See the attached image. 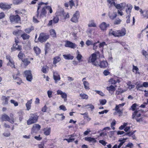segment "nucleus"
<instances>
[{"label":"nucleus","instance_id":"1","mask_svg":"<svg viewBox=\"0 0 148 148\" xmlns=\"http://www.w3.org/2000/svg\"><path fill=\"white\" fill-rule=\"evenodd\" d=\"M38 116L36 113L31 114L29 119L27 121V124L30 125L36 123L38 119Z\"/></svg>","mask_w":148,"mask_h":148},{"label":"nucleus","instance_id":"2","mask_svg":"<svg viewBox=\"0 0 148 148\" xmlns=\"http://www.w3.org/2000/svg\"><path fill=\"white\" fill-rule=\"evenodd\" d=\"M49 38V36L48 35L44 33H41L40 34L38 39L39 41L42 43L45 42Z\"/></svg>","mask_w":148,"mask_h":148},{"label":"nucleus","instance_id":"3","mask_svg":"<svg viewBox=\"0 0 148 148\" xmlns=\"http://www.w3.org/2000/svg\"><path fill=\"white\" fill-rule=\"evenodd\" d=\"M24 76L26 77L27 80L29 82L32 79V75L29 70H26L24 72Z\"/></svg>","mask_w":148,"mask_h":148},{"label":"nucleus","instance_id":"4","mask_svg":"<svg viewBox=\"0 0 148 148\" xmlns=\"http://www.w3.org/2000/svg\"><path fill=\"white\" fill-rule=\"evenodd\" d=\"M10 21L12 23H18L20 21V17L18 15H10Z\"/></svg>","mask_w":148,"mask_h":148},{"label":"nucleus","instance_id":"5","mask_svg":"<svg viewBox=\"0 0 148 148\" xmlns=\"http://www.w3.org/2000/svg\"><path fill=\"white\" fill-rule=\"evenodd\" d=\"M40 126L38 124H36L34 125L32 129L31 135L34 134L38 132L40 129Z\"/></svg>","mask_w":148,"mask_h":148},{"label":"nucleus","instance_id":"6","mask_svg":"<svg viewBox=\"0 0 148 148\" xmlns=\"http://www.w3.org/2000/svg\"><path fill=\"white\" fill-rule=\"evenodd\" d=\"M65 46L66 47L74 49L77 47V45L75 43H74L69 41L65 40Z\"/></svg>","mask_w":148,"mask_h":148},{"label":"nucleus","instance_id":"7","mask_svg":"<svg viewBox=\"0 0 148 148\" xmlns=\"http://www.w3.org/2000/svg\"><path fill=\"white\" fill-rule=\"evenodd\" d=\"M12 4H8L4 3H0V8L3 10H8L11 8Z\"/></svg>","mask_w":148,"mask_h":148},{"label":"nucleus","instance_id":"8","mask_svg":"<svg viewBox=\"0 0 148 148\" xmlns=\"http://www.w3.org/2000/svg\"><path fill=\"white\" fill-rule=\"evenodd\" d=\"M142 112L143 110L141 109L138 110H136L132 114V118L134 119L140 117L141 115V113Z\"/></svg>","mask_w":148,"mask_h":148},{"label":"nucleus","instance_id":"9","mask_svg":"<svg viewBox=\"0 0 148 148\" xmlns=\"http://www.w3.org/2000/svg\"><path fill=\"white\" fill-rule=\"evenodd\" d=\"M79 16V11H76L73 14V17L71 19V21L74 23L77 22Z\"/></svg>","mask_w":148,"mask_h":148},{"label":"nucleus","instance_id":"10","mask_svg":"<svg viewBox=\"0 0 148 148\" xmlns=\"http://www.w3.org/2000/svg\"><path fill=\"white\" fill-rule=\"evenodd\" d=\"M6 59L9 60V62L7 64V65L10 66L12 68H15L14 62L11 59V57L9 55H7L6 56Z\"/></svg>","mask_w":148,"mask_h":148},{"label":"nucleus","instance_id":"11","mask_svg":"<svg viewBox=\"0 0 148 148\" xmlns=\"http://www.w3.org/2000/svg\"><path fill=\"white\" fill-rule=\"evenodd\" d=\"M96 54L95 53H93L91 55V57H90L89 62H90V61L94 66H96L97 65V64L96 63H94V62L96 61Z\"/></svg>","mask_w":148,"mask_h":148},{"label":"nucleus","instance_id":"12","mask_svg":"<svg viewBox=\"0 0 148 148\" xmlns=\"http://www.w3.org/2000/svg\"><path fill=\"white\" fill-rule=\"evenodd\" d=\"M53 78L56 83H57L58 81H59L60 79V75L57 71L54 72L53 73Z\"/></svg>","mask_w":148,"mask_h":148},{"label":"nucleus","instance_id":"13","mask_svg":"<svg viewBox=\"0 0 148 148\" xmlns=\"http://www.w3.org/2000/svg\"><path fill=\"white\" fill-rule=\"evenodd\" d=\"M117 37L125 35L126 34V31L125 28L121 30H117Z\"/></svg>","mask_w":148,"mask_h":148},{"label":"nucleus","instance_id":"14","mask_svg":"<svg viewBox=\"0 0 148 148\" xmlns=\"http://www.w3.org/2000/svg\"><path fill=\"white\" fill-rule=\"evenodd\" d=\"M46 6H45L42 8V10L40 12V15L39 16L40 18H43L44 16L46 17V14L47 13V12L46 10Z\"/></svg>","mask_w":148,"mask_h":148},{"label":"nucleus","instance_id":"15","mask_svg":"<svg viewBox=\"0 0 148 148\" xmlns=\"http://www.w3.org/2000/svg\"><path fill=\"white\" fill-rule=\"evenodd\" d=\"M109 25V24H107L105 22H103L100 24L99 27L102 30H105Z\"/></svg>","mask_w":148,"mask_h":148},{"label":"nucleus","instance_id":"16","mask_svg":"<svg viewBox=\"0 0 148 148\" xmlns=\"http://www.w3.org/2000/svg\"><path fill=\"white\" fill-rule=\"evenodd\" d=\"M140 12L141 14H143V16L144 18H148V9H145L143 11L142 9H140Z\"/></svg>","mask_w":148,"mask_h":148},{"label":"nucleus","instance_id":"17","mask_svg":"<svg viewBox=\"0 0 148 148\" xmlns=\"http://www.w3.org/2000/svg\"><path fill=\"white\" fill-rule=\"evenodd\" d=\"M1 119L2 121H8L10 122V118L8 115L4 114L2 115Z\"/></svg>","mask_w":148,"mask_h":148},{"label":"nucleus","instance_id":"18","mask_svg":"<svg viewBox=\"0 0 148 148\" xmlns=\"http://www.w3.org/2000/svg\"><path fill=\"white\" fill-rule=\"evenodd\" d=\"M9 97H6L5 96H3L1 98V100L3 101V103L4 104H7L8 103V101L9 100Z\"/></svg>","mask_w":148,"mask_h":148},{"label":"nucleus","instance_id":"19","mask_svg":"<svg viewBox=\"0 0 148 148\" xmlns=\"http://www.w3.org/2000/svg\"><path fill=\"white\" fill-rule=\"evenodd\" d=\"M107 89L109 91V92L112 94L115 90V88L112 85H111L109 87H107Z\"/></svg>","mask_w":148,"mask_h":148},{"label":"nucleus","instance_id":"20","mask_svg":"<svg viewBox=\"0 0 148 148\" xmlns=\"http://www.w3.org/2000/svg\"><path fill=\"white\" fill-rule=\"evenodd\" d=\"M99 66L103 68H105L108 65V64L107 62L106 61H103L99 63Z\"/></svg>","mask_w":148,"mask_h":148},{"label":"nucleus","instance_id":"21","mask_svg":"<svg viewBox=\"0 0 148 148\" xmlns=\"http://www.w3.org/2000/svg\"><path fill=\"white\" fill-rule=\"evenodd\" d=\"M40 135H38V136H33L32 135H29L28 136L25 135L23 136V138H33L34 137L35 139H41V138L39 137Z\"/></svg>","mask_w":148,"mask_h":148},{"label":"nucleus","instance_id":"22","mask_svg":"<svg viewBox=\"0 0 148 148\" xmlns=\"http://www.w3.org/2000/svg\"><path fill=\"white\" fill-rule=\"evenodd\" d=\"M32 99H31L29 100H28L27 103L26 104V106L27 108V110H29L31 109V105L32 103Z\"/></svg>","mask_w":148,"mask_h":148},{"label":"nucleus","instance_id":"23","mask_svg":"<svg viewBox=\"0 0 148 148\" xmlns=\"http://www.w3.org/2000/svg\"><path fill=\"white\" fill-rule=\"evenodd\" d=\"M43 131H44V134L45 135L47 136L49 135L51 132V129L50 127L45 128L44 129Z\"/></svg>","mask_w":148,"mask_h":148},{"label":"nucleus","instance_id":"24","mask_svg":"<svg viewBox=\"0 0 148 148\" xmlns=\"http://www.w3.org/2000/svg\"><path fill=\"white\" fill-rule=\"evenodd\" d=\"M64 58L66 60H72L73 58V56L70 54L63 55Z\"/></svg>","mask_w":148,"mask_h":148},{"label":"nucleus","instance_id":"25","mask_svg":"<svg viewBox=\"0 0 148 148\" xmlns=\"http://www.w3.org/2000/svg\"><path fill=\"white\" fill-rule=\"evenodd\" d=\"M61 60L60 58L58 56H56L54 58L53 63L54 64H56L57 63L59 62Z\"/></svg>","mask_w":148,"mask_h":148},{"label":"nucleus","instance_id":"26","mask_svg":"<svg viewBox=\"0 0 148 148\" xmlns=\"http://www.w3.org/2000/svg\"><path fill=\"white\" fill-rule=\"evenodd\" d=\"M76 54L77 55V56L76 57L77 59L79 61V62H80L82 58V56L80 54V53L78 50L76 52Z\"/></svg>","mask_w":148,"mask_h":148},{"label":"nucleus","instance_id":"27","mask_svg":"<svg viewBox=\"0 0 148 148\" xmlns=\"http://www.w3.org/2000/svg\"><path fill=\"white\" fill-rule=\"evenodd\" d=\"M117 30L114 31L112 29H110L109 31V35H113L114 36L117 37Z\"/></svg>","mask_w":148,"mask_h":148},{"label":"nucleus","instance_id":"28","mask_svg":"<svg viewBox=\"0 0 148 148\" xmlns=\"http://www.w3.org/2000/svg\"><path fill=\"white\" fill-rule=\"evenodd\" d=\"M34 50L37 55H39L40 53L41 50L40 48L37 47H34Z\"/></svg>","mask_w":148,"mask_h":148},{"label":"nucleus","instance_id":"29","mask_svg":"<svg viewBox=\"0 0 148 148\" xmlns=\"http://www.w3.org/2000/svg\"><path fill=\"white\" fill-rule=\"evenodd\" d=\"M88 26L89 27H96V25L95 22V21L93 20H92L90 21L89 23L88 24Z\"/></svg>","mask_w":148,"mask_h":148},{"label":"nucleus","instance_id":"30","mask_svg":"<svg viewBox=\"0 0 148 148\" xmlns=\"http://www.w3.org/2000/svg\"><path fill=\"white\" fill-rule=\"evenodd\" d=\"M21 37L24 40L28 39L30 37V36L24 33L21 35Z\"/></svg>","mask_w":148,"mask_h":148},{"label":"nucleus","instance_id":"31","mask_svg":"<svg viewBox=\"0 0 148 148\" xmlns=\"http://www.w3.org/2000/svg\"><path fill=\"white\" fill-rule=\"evenodd\" d=\"M132 8V6H130L129 7H128L127 9H126V12L127 14V16H130V13L131 12Z\"/></svg>","mask_w":148,"mask_h":148},{"label":"nucleus","instance_id":"32","mask_svg":"<svg viewBox=\"0 0 148 148\" xmlns=\"http://www.w3.org/2000/svg\"><path fill=\"white\" fill-rule=\"evenodd\" d=\"M48 67L46 66H45L42 68L41 69V71L42 72L44 73H47L48 70Z\"/></svg>","mask_w":148,"mask_h":148},{"label":"nucleus","instance_id":"33","mask_svg":"<svg viewBox=\"0 0 148 148\" xmlns=\"http://www.w3.org/2000/svg\"><path fill=\"white\" fill-rule=\"evenodd\" d=\"M14 49L18 51H21L22 49V47L21 46L18 45L16 44H14L13 45Z\"/></svg>","mask_w":148,"mask_h":148},{"label":"nucleus","instance_id":"34","mask_svg":"<svg viewBox=\"0 0 148 148\" xmlns=\"http://www.w3.org/2000/svg\"><path fill=\"white\" fill-rule=\"evenodd\" d=\"M50 35L53 37H56V34L55 30L53 29H51L50 31Z\"/></svg>","mask_w":148,"mask_h":148},{"label":"nucleus","instance_id":"35","mask_svg":"<svg viewBox=\"0 0 148 148\" xmlns=\"http://www.w3.org/2000/svg\"><path fill=\"white\" fill-rule=\"evenodd\" d=\"M44 4H45V3L42 2H41V3H40L38 4V7L37 10V14L36 15L37 17H38V16H39V12L38 10L40 8V7H41V5H42Z\"/></svg>","mask_w":148,"mask_h":148},{"label":"nucleus","instance_id":"36","mask_svg":"<svg viewBox=\"0 0 148 148\" xmlns=\"http://www.w3.org/2000/svg\"><path fill=\"white\" fill-rule=\"evenodd\" d=\"M136 88L137 89V90L143 91V90H141L140 88L142 87L143 86L142 84L139 83H136Z\"/></svg>","mask_w":148,"mask_h":148},{"label":"nucleus","instance_id":"37","mask_svg":"<svg viewBox=\"0 0 148 148\" xmlns=\"http://www.w3.org/2000/svg\"><path fill=\"white\" fill-rule=\"evenodd\" d=\"M117 16V14L116 12H114L111 15L109 14V16L110 18L111 19L113 20Z\"/></svg>","mask_w":148,"mask_h":148},{"label":"nucleus","instance_id":"38","mask_svg":"<svg viewBox=\"0 0 148 148\" xmlns=\"http://www.w3.org/2000/svg\"><path fill=\"white\" fill-rule=\"evenodd\" d=\"M80 96L83 99H87L88 98V95L84 93L80 94Z\"/></svg>","mask_w":148,"mask_h":148},{"label":"nucleus","instance_id":"39","mask_svg":"<svg viewBox=\"0 0 148 148\" xmlns=\"http://www.w3.org/2000/svg\"><path fill=\"white\" fill-rule=\"evenodd\" d=\"M83 84L85 88L86 89H89V83L87 81L84 82Z\"/></svg>","mask_w":148,"mask_h":148},{"label":"nucleus","instance_id":"40","mask_svg":"<svg viewBox=\"0 0 148 148\" xmlns=\"http://www.w3.org/2000/svg\"><path fill=\"white\" fill-rule=\"evenodd\" d=\"M121 21V20L119 18H117L115 20L114 22V24L115 25H118L120 24Z\"/></svg>","mask_w":148,"mask_h":148},{"label":"nucleus","instance_id":"41","mask_svg":"<svg viewBox=\"0 0 148 148\" xmlns=\"http://www.w3.org/2000/svg\"><path fill=\"white\" fill-rule=\"evenodd\" d=\"M108 3L110 4L111 6L115 5V0H107Z\"/></svg>","mask_w":148,"mask_h":148},{"label":"nucleus","instance_id":"42","mask_svg":"<svg viewBox=\"0 0 148 148\" xmlns=\"http://www.w3.org/2000/svg\"><path fill=\"white\" fill-rule=\"evenodd\" d=\"M34 28L33 27H32L30 28L26 29L25 30V32L28 34H29L32 30H34Z\"/></svg>","mask_w":148,"mask_h":148},{"label":"nucleus","instance_id":"43","mask_svg":"<svg viewBox=\"0 0 148 148\" xmlns=\"http://www.w3.org/2000/svg\"><path fill=\"white\" fill-rule=\"evenodd\" d=\"M84 107H88V108H90L92 110L94 109V106L91 104H88L85 106H83L82 107L83 108Z\"/></svg>","mask_w":148,"mask_h":148},{"label":"nucleus","instance_id":"44","mask_svg":"<svg viewBox=\"0 0 148 148\" xmlns=\"http://www.w3.org/2000/svg\"><path fill=\"white\" fill-rule=\"evenodd\" d=\"M99 43V41H98L97 42H95L93 44V49L94 50L96 51L98 47V45L97 44Z\"/></svg>","mask_w":148,"mask_h":148},{"label":"nucleus","instance_id":"45","mask_svg":"<svg viewBox=\"0 0 148 148\" xmlns=\"http://www.w3.org/2000/svg\"><path fill=\"white\" fill-rule=\"evenodd\" d=\"M86 44L88 46H89L90 45H92L93 44V42L92 40H88L86 41Z\"/></svg>","mask_w":148,"mask_h":148},{"label":"nucleus","instance_id":"46","mask_svg":"<svg viewBox=\"0 0 148 148\" xmlns=\"http://www.w3.org/2000/svg\"><path fill=\"white\" fill-rule=\"evenodd\" d=\"M53 23H56L58 22L59 18L57 16H56L54 17L53 19Z\"/></svg>","mask_w":148,"mask_h":148},{"label":"nucleus","instance_id":"47","mask_svg":"<svg viewBox=\"0 0 148 148\" xmlns=\"http://www.w3.org/2000/svg\"><path fill=\"white\" fill-rule=\"evenodd\" d=\"M21 30H17L13 32V34L16 36L19 35L21 33Z\"/></svg>","mask_w":148,"mask_h":148},{"label":"nucleus","instance_id":"48","mask_svg":"<svg viewBox=\"0 0 148 148\" xmlns=\"http://www.w3.org/2000/svg\"><path fill=\"white\" fill-rule=\"evenodd\" d=\"M10 116L11 118V120H10V122L13 124L14 122V118L13 117V114L12 113H11L10 115Z\"/></svg>","mask_w":148,"mask_h":148},{"label":"nucleus","instance_id":"49","mask_svg":"<svg viewBox=\"0 0 148 148\" xmlns=\"http://www.w3.org/2000/svg\"><path fill=\"white\" fill-rule=\"evenodd\" d=\"M99 101L101 104L102 105H104L106 103V100L105 99H100Z\"/></svg>","mask_w":148,"mask_h":148},{"label":"nucleus","instance_id":"50","mask_svg":"<svg viewBox=\"0 0 148 148\" xmlns=\"http://www.w3.org/2000/svg\"><path fill=\"white\" fill-rule=\"evenodd\" d=\"M50 46V45L48 43H46L45 48V54L48 51V49L49 48Z\"/></svg>","mask_w":148,"mask_h":148},{"label":"nucleus","instance_id":"51","mask_svg":"<svg viewBox=\"0 0 148 148\" xmlns=\"http://www.w3.org/2000/svg\"><path fill=\"white\" fill-rule=\"evenodd\" d=\"M65 14V12L63 10H62L59 13L58 15L63 18Z\"/></svg>","mask_w":148,"mask_h":148},{"label":"nucleus","instance_id":"52","mask_svg":"<svg viewBox=\"0 0 148 148\" xmlns=\"http://www.w3.org/2000/svg\"><path fill=\"white\" fill-rule=\"evenodd\" d=\"M133 70H135L136 72V73L138 74L140 73V72H139V69L137 66L133 65Z\"/></svg>","mask_w":148,"mask_h":148},{"label":"nucleus","instance_id":"53","mask_svg":"<svg viewBox=\"0 0 148 148\" xmlns=\"http://www.w3.org/2000/svg\"><path fill=\"white\" fill-rule=\"evenodd\" d=\"M24 56V54L22 52V51H21L19 52L18 56L19 58L22 59L23 58Z\"/></svg>","mask_w":148,"mask_h":148},{"label":"nucleus","instance_id":"54","mask_svg":"<svg viewBox=\"0 0 148 148\" xmlns=\"http://www.w3.org/2000/svg\"><path fill=\"white\" fill-rule=\"evenodd\" d=\"M10 102L11 103L13 104L15 106H17L18 105V103L14 100H11Z\"/></svg>","mask_w":148,"mask_h":148},{"label":"nucleus","instance_id":"55","mask_svg":"<svg viewBox=\"0 0 148 148\" xmlns=\"http://www.w3.org/2000/svg\"><path fill=\"white\" fill-rule=\"evenodd\" d=\"M13 78L14 79V76H13ZM15 79L16 80H18L19 81L17 82L16 83L18 84H20L21 83H22V82L21 80L19 78L16 77H15Z\"/></svg>","mask_w":148,"mask_h":148},{"label":"nucleus","instance_id":"56","mask_svg":"<svg viewBox=\"0 0 148 148\" xmlns=\"http://www.w3.org/2000/svg\"><path fill=\"white\" fill-rule=\"evenodd\" d=\"M23 62H24V64L25 65H27L30 63V62L29 61L28 59H26L23 60Z\"/></svg>","mask_w":148,"mask_h":148},{"label":"nucleus","instance_id":"57","mask_svg":"<svg viewBox=\"0 0 148 148\" xmlns=\"http://www.w3.org/2000/svg\"><path fill=\"white\" fill-rule=\"evenodd\" d=\"M118 10H120V11H121L122 9L121 6V5H120V4H116L115 3V5L114 6Z\"/></svg>","mask_w":148,"mask_h":148},{"label":"nucleus","instance_id":"58","mask_svg":"<svg viewBox=\"0 0 148 148\" xmlns=\"http://www.w3.org/2000/svg\"><path fill=\"white\" fill-rule=\"evenodd\" d=\"M69 4L70 8L71 9L73 6H74L75 4L73 0H71L69 1Z\"/></svg>","mask_w":148,"mask_h":148},{"label":"nucleus","instance_id":"59","mask_svg":"<svg viewBox=\"0 0 148 148\" xmlns=\"http://www.w3.org/2000/svg\"><path fill=\"white\" fill-rule=\"evenodd\" d=\"M59 108L60 110H62L63 111H66V107L63 105H61L59 106Z\"/></svg>","mask_w":148,"mask_h":148},{"label":"nucleus","instance_id":"60","mask_svg":"<svg viewBox=\"0 0 148 148\" xmlns=\"http://www.w3.org/2000/svg\"><path fill=\"white\" fill-rule=\"evenodd\" d=\"M46 8L48 10H49V13H50L51 14V13H52V12H53V11H52V9L51 8V7L50 6H46Z\"/></svg>","mask_w":148,"mask_h":148},{"label":"nucleus","instance_id":"61","mask_svg":"<svg viewBox=\"0 0 148 148\" xmlns=\"http://www.w3.org/2000/svg\"><path fill=\"white\" fill-rule=\"evenodd\" d=\"M95 91L97 94L101 96H104V94L101 91L99 90H95Z\"/></svg>","mask_w":148,"mask_h":148},{"label":"nucleus","instance_id":"62","mask_svg":"<svg viewBox=\"0 0 148 148\" xmlns=\"http://www.w3.org/2000/svg\"><path fill=\"white\" fill-rule=\"evenodd\" d=\"M125 103H123L121 104H119L118 105H116L115 107L116 108H121V107H123V106H124V105H125Z\"/></svg>","mask_w":148,"mask_h":148},{"label":"nucleus","instance_id":"63","mask_svg":"<svg viewBox=\"0 0 148 148\" xmlns=\"http://www.w3.org/2000/svg\"><path fill=\"white\" fill-rule=\"evenodd\" d=\"M105 45H107L106 44L105 42H103L102 43H101L99 44V48L102 47H103Z\"/></svg>","mask_w":148,"mask_h":148},{"label":"nucleus","instance_id":"64","mask_svg":"<svg viewBox=\"0 0 148 148\" xmlns=\"http://www.w3.org/2000/svg\"><path fill=\"white\" fill-rule=\"evenodd\" d=\"M48 96L49 98L51 97V95L52 93V92L51 91L48 90L47 92Z\"/></svg>","mask_w":148,"mask_h":148}]
</instances>
